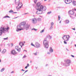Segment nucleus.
I'll return each instance as SVG.
<instances>
[{
  "label": "nucleus",
  "mask_w": 76,
  "mask_h": 76,
  "mask_svg": "<svg viewBox=\"0 0 76 76\" xmlns=\"http://www.w3.org/2000/svg\"><path fill=\"white\" fill-rule=\"evenodd\" d=\"M41 5V3L39 2L37 4V6L36 7V10L37 11L36 12V14L39 15L44 13V11H45L47 10V8L45 6L43 7L42 5Z\"/></svg>",
  "instance_id": "nucleus-1"
},
{
  "label": "nucleus",
  "mask_w": 76,
  "mask_h": 76,
  "mask_svg": "<svg viewBox=\"0 0 76 76\" xmlns=\"http://www.w3.org/2000/svg\"><path fill=\"white\" fill-rule=\"evenodd\" d=\"M52 37L50 35L48 34L46 36V38H45L43 41V44L44 47L45 48H48L49 45H48V40L47 38H48L50 39H51Z\"/></svg>",
  "instance_id": "nucleus-2"
},
{
  "label": "nucleus",
  "mask_w": 76,
  "mask_h": 76,
  "mask_svg": "<svg viewBox=\"0 0 76 76\" xmlns=\"http://www.w3.org/2000/svg\"><path fill=\"white\" fill-rule=\"evenodd\" d=\"M9 28L8 27H7V28L4 27H1L0 28V36H1L2 34H6L7 33L9 30Z\"/></svg>",
  "instance_id": "nucleus-3"
},
{
  "label": "nucleus",
  "mask_w": 76,
  "mask_h": 76,
  "mask_svg": "<svg viewBox=\"0 0 76 76\" xmlns=\"http://www.w3.org/2000/svg\"><path fill=\"white\" fill-rule=\"evenodd\" d=\"M26 24V22L25 21L21 23L20 24L18 25L17 27V28L16 29V31L17 32H18V31H20V29H21L23 28L24 26Z\"/></svg>",
  "instance_id": "nucleus-4"
},
{
  "label": "nucleus",
  "mask_w": 76,
  "mask_h": 76,
  "mask_svg": "<svg viewBox=\"0 0 76 76\" xmlns=\"http://www.w3.org/2000/svg\"><path fill=\"white\" fill-rule=\"evenodd\" d=\"M15 4L18 5V7H16L17 9H19L20 8L22 7L23 4L22 2H19V0H15Z\"/></svg>",
  "instance_id": "nucleus-5"
},
{
  "label": "nucleus",
  "mask_w": 76,
  "mask_h": 76,
  "mask_svg": "<svg viewBox=\"0 0 76 76\" xmlns=\"http://www.w3.org/2000/svg\"><path fill=\"white\" fill-rule=\"evenodd\" d=\"M70 37V36L69 35L67 36L65 35L62 37V39L64 40V44H67V42H66V41H69Z\"/></svg>",
  "instance_id": "nucleus-6"
},
{
  "label": "nucleus",
  "mask_w": 76,
  "mask_h": 76,
  "mask_svg": "<svg viewBox=\"0 0 76 76\" xmlns=\"http://www.w3.org/2000/svg\"><path fill=\"white\" fill-rule=\"evenodd\" d=\"M65 63H63V64L64 66H69L70 64L71 63V61L69 59L66 60L64 61Z\"/></svg>",
  "instance_id": "nucleus-7"
},
{
  "label": "nucleus",
  "mask_w": 76,
  "mask_h": 76,
  "mask_svg": "<svg viewBox=\"0 0 76 76\" xmlns=\"http://www.w3.org/2000/svg\"><path fill=\"white\" fill-rule=\"evenodd\" d=\"M29 26H30L29 25L27 24L26 25L24 26L23 28H22L21 29H20V31H21V30H23V29H26V30H28V29H29Z\"/></svg>",
  "instance_id": "nucleus-8"
},
{
  "label": "nucleus",
  "mask_w": 76,
  "mask_h": 76,
  "mask_svg": "<svg viewBox=\"0 0 76 76\" xmlns=\"http://www.w3.org/2000/svg\"><path fill=\"white\" fill-rule=\"evenodd\" d=\"M15 50H17V51H18L19 53L20 52V51H21V49L19 48V46H15Z\"/></svg>",
  "instance_id": "nucleus-9"
},
{
  "label": "nucleus",
  "mask_w": 76,
  "mask_h": 76,
  "mask_svg": "<svg viewBox=\"0 0 76 76\" xmlns=\"http://www.w3.org/2000/svg\"><path fill=\"white\" fill-rule=\"evenodd\" d=\"M40 47H41V45L39 43L37 42H36L34 47H36V48H39Z\"/></svg>",
  "instance_id": "nucleus-10"
},
{
  "label": "nucleus",
  "mask_w": 76,
  "mask_h": 76,
  "mask_svg": "<svg viewBox=\"0 0 76 76\" xmlns=\"http://www.w3.org/2000/svg\"><path fill=\"white\" fill-rule=\"evenodd\" d=\"M31 20L33 23H37V19L35 18H32Z\"/></svg>",
  "instance_id": "nucleus-11"
},
{
  "label": "nucleus",
  "mask_w": 76,
  "mask_h": 76,
  "mask_svg": "<svg viewBox=\"0 0 76 76\" xmlns=\"http://www.w3.org/2000/svg\"><path fill=\"white\" fill-rule=\"evenodd\" d=\"M11 53L13 55H15V54H18V53L16 52L14 50L11 51Z\"/></svg>",
  "instance_id": "nucleus-12"
},
{
  "label": "nucleus",
  "mask_w": 76,
  "mask_h": 76,
  "mask_svg": "<svg viewBox=\"0 0 76 76\" xmlns=\"http://www.w3.org/2000/svg\"><path fill=\"white\" fill-rule=\"evenodd\" d=\"M69 14L71 15H74V13H75L74 12H73V11L70 10L69 12Z\"/></svg>",
  "instance_id": "nucleus-13"
},
{
  "label": "nucleus",
  "mask_w": 76,
  "mask_h": 76,
  "mask_svg": "<svg viewBox=\"0 0 76 76\" xmlns=\"http://www.w3.org/2000/svg\"><path fill=\"white\" fill-rule=\"evenodd\" d=\"M49 51L50 53H53V49L52 48L50 47V48Z\"/></svg>",
  "instance_id": "nucleus-14"
},
{
  "label": "nucleus",
  "mask_w": 76,
  "mask_h": 76,
  "mask_svg": "<svg viewBox=\"0 0 76 76\" xmlns=\"http://www.w3.org/2000/svg\"><path fill=\"white\" fill-rule=\"evenodd\" d=\"M19 45L21 46V48H22V46L23 45H24V44H23V42H20L19 44Z\"/></svg>",
  "instance_id": "nucleus-15"
},
{
  "label": "nucleus",
  "mask_w": 76,
  "mask_h": 76,
  "mask_svg": "<svg viewBox=\"0 0 76 76\" xmlns=\"http://www.w3.org/2000/svg\"><path fill=\"white\" fill-rule=\"evenodd\" d=\"M65 23L66 24H68V23H69L70 22V21H69L68 20H66L65 21Z\"/></svg>",
  "instance_id": "nucleus-16"
},
{
  "label": "nucleus",
  "mask_w": 76,
  "mask_h": 76,
  "mask_svg": "<svg viewBox=\"0 0 76 76\" xmlns=\"http://www.w3.org/2000/svg\"><path fill=\"white\" fill-rule=\"evenodd\" d=\"M72 4L74 6H76V1L73 0L72 2Z\"/></svg>",
  "instance_id": "nucleus-17"
},
{
  "label": "nucleus",
  "mask_w": 76,
  "mask_h": 76,
  "mask_svg": "<svg viewBox=\"0 0 76 76\" xmlns=\"http://www.w3.org/2000/svg\"><path fill=\"white\" fill-rule=\"evenodd\" d=\"M6 52V49H4L2 52V53L4 54V53H5Z\"/></svg>",
  "instance_id": "nucleus-18"
},
{
  "label": "nucleus",
  "mask_w": 76,
  "mask_h": 76,
  "mask_svg": "<svg viewBox=\"0 0 76 76\" xmlns=\"http://www.w3.org/2000/svg\"><path fill=\"white\" fill-rule=\"evenodd\" d=\"M69 3H67L66 2V1H65V3H66V4H70V3H72V0H69Z\"/></svg>",
  "instance_id": "nucleus-19"
},
{
  "label": "nucleus",
  "mask_w": 76,
  "mask_h": 76,
  "mask_svg": "<svg viewBox=\"0 0 76 76\" xmlns=\"http://www.w3.org/2000/svg\"><path fill=\"white\" fill-rule=\"evenodd\" d=\"M10 18V17L8 16H4V17H3V19H4V18Z\"/></svg>",
  "instance_id": "nucleus-20"
},
{
  "label": "nucleus",
  "mask_w": 76,
  "mask_h": 76,
  "mask_svg": "<svg viewBox=\"0 0 76 76\" xmlns=\"http://www.w3.org/2000/svg\"><path fill=\"white\" fill-rule=\"evenodd\" d=\"M37 20L38 21H41V18H38L37 19Z\"/></svg>",
  "instance_id": "nucleus-21"
},
{
  "label": "nucleus",
  "mask_w": 76,
  "mask_h": 76,
  "mask_svg": "<svg viewBox=\"0 0 76 76\" xmlns=\"http://www.w3.org/2000/svg\"><path fill=\"white\" fill-rule=\"evenodd\" d=\"M33 30H34L35 31H37V30H38V29H36L35 28H32V29H31L32 31H33Z\"/></svg>",
  "instance_id": "nucleus-22"
},
{
  "label": "nucleus",
  "mask_w": 76,
  "mask_h": 76,
  "mask_svg": "<svg viewBox=\"0 0 76 76\" xmlns=\"http://www.w3.org/2000/svg\"><path fill=\"white\" fill-rule=\"evenodd\" d=\"M4 70V68H3L1 69V72H3Z\"/></svg>",
  "instance_id": "nucleus-23"
},
{
  "label": "nucleus",
  "mask_w": 76,
  "mask_h": 76,
  "mask_svg": "<svg viewBox=\"0 0 76 76\" xmlns=\"http://www.w3.org/2000/svg\"><path fill=\"white\" fill-rule=\"evenodd\" d=\"M31 45H32V46H33V47H35V45H34V44H33V43H31Z\"/></svg>",
  "instance_id": "nucleus-24"
},
{
  "label": "nucleus",
  "mask_w": 76,
  "mask_h": 76,
  "mask_svg": "<svg viewBox=\"0 0 76 76\" xmlns=\"http://www.w3.org/2000/svg\"><path fill=\"white\" fill-rule=\"evenodd\" d=\"M12 12H13V11L12 10H10L9 11V13H12Z\"/></svg>",
  "instance_id": "nucleus-25"
},
{
  "label": "nucleus",
  "mask_w": 76,
  "mask_h": 76,
  "mask_svg": "<svg viewBox=\"0 0 76 76\" xmlns=\"http://www.w3.org/2000/svg\"><path fill=\"white\" fill-rule=\"evenodd\" d=\"M44 32V30L43 29L41 31L40 33H41L42 34V33L43 32Z\"/></svg>",
  "instance_id": "nucleus-26"
},
{
  "label": "nucleus",
  "mask_w": 76,
  "mask_h": 76,
  "mask_svg": "<svg viewBox=\"0 0 76 76\" xmlns=\"http://www.w3.org/2000/svg\"><path fill=\"white\" fill-rule=\"evenodd\" d=\"M4 40H8V37H7V38H4Z\"/></svg>",
  "instance_id": "nucleus-27"
},
{
  "label": "nucleus",
  "mask_w": 76,
  "mask_h": 76,
  "mask_svg": "<svg viewBox=\"0 0 76 76\" xmlns=\"http://www.w3.org/2000/svg\"><path fill=\"white\" fill-rule=\"evenodd\" d=\"M52 28H53V26H51L50 27V28H49L50 30H51Z\"/></svg>",
  "instance_id": "nucleus-28"
},
{
  "label": "nucleus",
  "mask_w": 76,
  "mask_h": 76,
  "mask_svg": "<svg viewBox=\"0 0 76 76\" xmlns=\"http://www.w3.org/2000/svg\"><path fill=\"white\" fill-rule=\"evenodd\" d=\"M47 54H48V55H50V52H48L47 53Z\"/></svg>",
  "instance_id": "nucleus-29"
},
{
  "label": "nucleus",
  "mask_w": 76,
  "mask_h": 76,
  "mask_svg": "<svg viewBox=\"0 0 76 76\" xmlns=\"http://www.w3.org/2000/svg\"><path fill=\"white\" fill-rule=\"evenodd\" d=\"M60 16H58V20H60Z\"/></svg>",
  "instance_id": "nucleus-30"
},
{
  "label": "nucleus",
  "mask_w": 76,
  "mask_h": 76,
  "mask_svg": "<svg viewBox=\"0 0 76 76\" xmlns=\"http://www.w3.org/2000/svg\"><path fill=\"white\" fill-rule=\"evenodd\" d=\"M47 13L48 14H50V13H51V12L50 11V12H48Z\"/></svg>",
  "instance_id": "nucleus-31"
},
{
  "label": "nucleus",
  "mask_w": 76,
  "mask_h": 76,
  "mask_svg": "<svg viewBox=\"0 0 76 76\" xmlns=\"http://www.w3.org/2000/svg\"><path fill=\"white\" fill-rule=\"evenodd\" d=\"M51 26H53V25H54V23H51Z\"/></svg>",
  "instance_id": "nucleus-32"
},
{
  "label": "nucleus",
  "mask_w": 76,
  "mask_h": 76,
  "mask_svg": "<svg viewBox=\"0 0 76 76\" xmlns=\"http://www.w3.org/2000/svg\"><path fill=\"white\" fill-rule=\"evenodd\" d=\"M26 57V56L24 55V56L23 57V58H25Z\"/></svg>",
  "instance_id": "nucleus-33"
},
{
  "label": "nucleus",
  "mask_w": 76,
  "mask_h": 76,
  "mask_svg": "<svg viewBox=\"0 0 76 76\" xmlns=\"http://www.w3.org/2000/svg\"><path fill=\"white\" fill-rule=\"evenodd\" d=\"M38 0H34V3H36V2H37V1Z\"/></svg>",
  "instance_id": "nucleus-34"
},
{
  "label": "nucleus",
  "mask_w": 76,
  "mask_h": 76,
  "mask_svg": "<svg viewBox=\"0 0 76 76\" xmlns=\"http://www.w3.org/2000/svg\"><path fill=\"white\" fill-rule=\"evenodd\" d=\"M28 67H29V64H28L27 66H26Z\"/></svg>",
  "instance_id": "nucleus-35"
},
{
  "label": "nucleus",
  "mask_w": 76,
  "mask_h": 76,
  "mask_svg": "<svg viewBox=\"0 0 76 76\" xmlns=\"http://www.w3.org/2000/svg\"><path fill=\"white\" fill-rule=\"evenodd\" d=\"M28 70H26V71L24 72V73H25L27 72H28Z\"/></svg>",
  "instance_id": "nucleus-36"
},
{
  "label": "nucleus",
  "mask_w": 76,
  "mask_h": 76,
  "mask_svg": "<svg viewBox=\"0 0 76 76\" xmlns=\"http://www.w3.org/2000/svg\"><path fill=\"white\" fill-rule=\"evenodd\" d=\"M71 56H72V57H75V56H74L73 55H71Z\"/></svg>",
  "instance_id": "nucleus-37"
},
{
  "label": "nucleus",
  "mask_w": 76,
  "mask_h": 76,
  "mask_svg": "<svg viewBox=\"0 0 76 76\" xmlns=\"http://www.w3.org/2000/svg\"><path fill=\"white\" fill-rule=\"evenodd\" d=\"M23 51H25L26 52H27V50H24Z\"/></svg>",
  "instance_id": "nucleus-38"
},
{
  "label": "nucleus",
  "mask_w": 76,
  "mask_h": 76,
  "mask_svg": "<svg viewBox=\"0 0 76 76\" xmlns=\"http://www.w3.org/2000/svg\"><path fill=\"white\" fill-rule=\"evenodd\" d=\"M34 55H37V53H34Z\"/></svg>",
  "instance_id": "nucleus-39"
},
{
  "label": "nucleus",
  "mask_w": 76,
  "mask_h": 76,
  "mask_svg": "<svg viewBox=\"0 0 76 76\" xmlns=\"http://www.w3.org/2000/svg\"><path fill=\"white\" fill-rule=\"evenodd\" d=\"M19 17H15L14 18V19H16L17 18H18Z\"/></svg>",
  "instance_id": "nucleus-40"
},
{
  "label": "nucleus",
  "mask_w": 76,
  "mask_h": 76,
  "mask_svg": "<svg viewBox=\"0 0 76 76\" xmlns=\"http://www.w3.org/2000/svg\"><path fill=\"white\" fill-rule=\"evenodd\" d=\"M26 14H28V13H25L24 14V15H26Z\"/></svg>",
  "instance_id": "nucleus-41"
},
{
  "label": "nucleus",
  "mask_w": 76,
  "mask_h": 76,
  "mask_svg": "<svg viewBox=\"0 0 76 76\" xmlns=\"http://www.w3.org/2000/svg\"><path fill=\"white\" fill-rule=\"evenodd\" d=\"M66 2V1H67V2H68L69 1V0H66L65 1Z\"/></svg>",
  "instance_id": "nucleus-42"
},
{
  "label": "nucleus",
  "mask_w": 76,
  "mask_h": 76,
  "mask_svg": "<svg viewBox=\"0 0 76 76\" xmlns=\"http://www.w3.org/2000/svg\"><path fill=\"white\" fill-rule=\"evenodd\" d=\"M21 71H25V70H23V69H21Z\"/></svg>",
  "instance_id": "nucleus-43"
},
{
  "label": "nucleus",
  "mask_w": 76,
  "mask_h": 76,
  "mask_svg": "<svg viewBox=\"0 0 76 76\" xmlns=\"http://www.w3.org/2000/svg\"><path fill=\"white\" fill-rule=\"evenodd\" d=\"M27 68H28V67L27 66H26L25 67V69H27Z\"/></svg>",
  "instance_id": "nucleus-44"
},
{
  "label": "nucleus",
  "mask_w": 76,
  "mask_h": 76,
  "mask_svg": "<svg viewBox=\"0 0 76 76\" xmlns=\"http://www.w3.org/2000/svg\"><path fill=\"white\" fill-rule=\"evenodd\" d=\"M72 29H73V30H75V28H72Z\"/></svg>",
  "instance_id": "nucleus-45"
},
{
  "label": "nucleus",
  "mask_w": 76,
  "mask_h": 76,
  "mask_svg": "<svg viewBox=\"0 0 76 76\" xmlns=\"http://www.w3.org/2000/svg\"><path fill=\"white\" fill-rule=\"evenodd\" d=\"M13 13H17V12H13Z\"/></svg>",
  "instance_id": "nucleus-46"
},
{
  "label": "nucleus",
  "mask_w": 76,
  "mask_h": 76,
  "mask_svg": "<svg viewBox=\"0 0 76 76\" xmlns=\"http://www.w3.org/2000/svg\"><path fill=\"white\" fill-rule=\"evenodd\" d=\"M14 72V71H12L11 72V73H13Z\"/></svg>",
  "instance_id": "nucleus-47"
},
{
  "label": "nucleus",
  "mask_w": 76,
  "mask_h": 76,
  "mask_svg": "<svg viewBox=\"0 0 76 76\" xmlns=\"http://www.w3.org/2000/svg\"><path fill=\"white\" fill-rule=\"evenodd\" d=\"M61 21L59 22L60 23H61Z\"/></svg>",
  "instance_id": "nucleus-48"
},
{
  "label": "nucleus",
  "mask_w": 76,
  "mask_h": 76,
  "mask_svg": "<svg viewBox=\"0 0 76 76\" xmlns=\"http://www.w3.org/2000/svg\"><path fill=\"white\" fill-rule=\"evenodd\" d=\"M1 59H0V63L1 62Z\"/></svg>",
  "instance_id": "nucleus-49"
},
{
  "label": "nucleus",
  "mask_w": 76,
  "mask_h": 76,
  "mask_svg": "<svg viewBox=\"0 0 76 76\" xmlns=\"http://www.w3.org/2000/svg\"><path fill=\"white\" fill-rule=\"evenodd\" d=\"M24 44H25V41L24 42Z\"/></svg>",
  "instance_id": "nucleus-50"
},
{
  "label": "nucleus",
  "mask_w": 76,
  "mask_h": 76,
  "mask_svg": "<svg viewBox=\"0 0 76 76\" xmlns=\"http://www.w3.org/2000/svg\"><path fill=\"white\" fill-rule=\"evenodd\" d=\"M75 46L76 47V44L75 45Z\"/></svg>",
  "instance_id": "nucleus-51"
},
{
  "label": "nucleus",
  "mask_w": 76,
  "mask_h": 76,
  "mask_svg": "<svg viewBox=\"0 0 76 76\" xmlns=\"http://www.w3.org/2000/svg\"><path fill=\"white\" fill-rule=\"evenodd\" d=\"M1 52V49H0V52Z\"/></svg>",
  "instance_id": "nucleus-52"
},
{
  "label": "nucleus",
  "mask_w": 76,
  "mask_h": 76,
  "mask_svg": "<svg viewBox=\"0 0 76 76\" xmlns=\"http://www.w3.org/2000/svg\"><path fill=\"white\" fill-rule=\"evenodd\" d=\"M48 66V64L46 65V66Z\"/></svg>",
  "instance_id": "nucleus-53"
},
{
  "label": "nucleus",
  "mask_w": 76,
  "mask_h": 76,
  "mask_svg": "<svg viewBox=\"0 0 76 76\" xmlns=\"http://www.w3.org/2000/svg\"><path fill=\"white\" fill-rule=\"evenodd\" d=\"M44 0V1H47V0Z\"/></svg>",
  "instance_id": "nucleus-54"
},
{
  "label": "nucleus",
  "mask_w": 76,
  "mask_h": 76,
  "mask_svg": "<svg viewBox=\"0 0 76 76\" xmlns=\"http://www.w3.org/2000/svg\"><path fill=\"white\" fill-rule=\"evenodd\" d=\"M30 63H32V61H30Z\"/></svg>",
  "instance_id": "nucleus-55"
},
{
  "label": "nucleus",
  "mask_w": 76,
  "mask_h": 76,
  "mask_svg": "<svg viewBox=\"0 0 76 76\" xmlns=\"http://www.w3.org/2000/svg\"><path fill=\"white\" fill-rule=\"evenodd\" d=\"M48 76H51V75H49Z\"/></svg>",
  "instance_id": "nucleus-56"
},
{
  "label": "nucleus",
  "mask_w": 76,
  "mask_h": 76,
  "mask_svg": "<svg viewBox=\"0 0 76 76\" xmlns=\"http://www.w3.org/2000/svg\"><path fill=\"white\" fill-rule=\"evenodd\" d=\"M67 50H68V51H69V50H67V49H66Z\"/></svg>",
  "instance_id": "nucleus-57"
},
{
  "label": "nucleus",
  "mask_w": 76,
  "mask_h": 76,
  "mask_svg": "<svg viewBox=\"0 0 76 76\" xmlns=\"http://www.w3.org/2000/svg\"><path fill=\"white\" fill-rule=\"evenodd\" d=\"M40 17H41V16H40Z\"/></svg>",
  "instance_id": "nucleus-58"
}]
</instances>
